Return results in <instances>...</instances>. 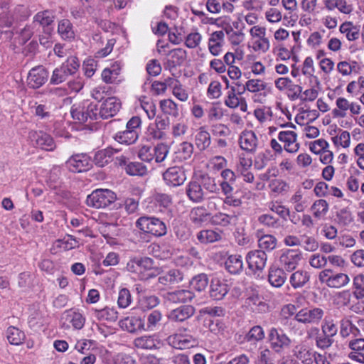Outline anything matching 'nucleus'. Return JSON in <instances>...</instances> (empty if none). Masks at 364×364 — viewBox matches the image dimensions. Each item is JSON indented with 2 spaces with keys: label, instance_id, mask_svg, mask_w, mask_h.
<instances>
[{
  "label": "nucleus",
  "instance_id": "nucleus-16",
  "mask_svg": "<svg viewBox=\"0 0 364 364\" xmlns=\"http://www.w3.org/2000/svg\"><path fill=\"white\" fill-rule=\"evenodd\" d=\"M294 355L303 364H313L317 359V353L312 348L304 343L296 346L294 348Z\"/></svg>",
  "mask_w": 364,
  "mask_h": 364
},
{
  "label": "nucleus",
  "instance_id": "nucleus-8",
  "mask_svg": "<svg viewBox=\"0 0 364 364\" xmlns=\"http://www.w3.org/2000/svg\"><path fill=\"white\" fill-rule=\"evenodd\" d=\"M267 260L266 252L255 250L250 251L246 255V261L249 269L253 272H261L264 268Z\"/></svg>",
  "mask_w": 364,
  "mask_h": 364
},
{
  "label": "nucleus",
  "instance_id": "nucleus-29",
  "mask_svg": "<svg viewBox=\"0 0 364 364\" xmlns=\"http://www.w3.org/2000/svg\"><path fill=\"white\" fill-rule=\"evenodd\" d=\"M256 237L258 246L260 248L259 250H262L264 252H271L276 248L277 240L274 235L269 234L263 235L262 230H257Z\"/></svg>",
  "mask_w": 364,
  "mask_h": 364
},
{
  "label": "nucleus",
  "instance_id": "nucleus-36",
  "mask_svg": "<svg viewBox=\"0 0 364 364\" xmlns=\"http://www.w3.org/2000/svg\"><path fill=\"white\" fill-rule=\"evenodd\" d=\"M195 144L200 151L206 150L211 144L210 133L205 127H200L195 136Z\"/></svg>",
  "mask_w": 364,
  "mask_h": 364
},
{
  "label": "nucleus",
  "instance_id": "nucleus-57",
  "mask_svg": "<svg viewBox=\"0 0 364 364\" xmlns=\"http://www.w3.org/2000/svg\"><path fill=\"white\" fill-rule=\"evenodd\" d=\"M190 284L193 289L200 292L206 289L208 284V279L206 274H200L195 276Z\"/></svg>",
  "mask_w": 364,
  "mask_h": 364
},
{
  "label": "nucleus",
  "instance_id": "nucleus-62",
  "mask_svg": "<svg viewBox=\"0 0 364 364\" xmlns=\"http://www.w3.org/2000/svg\"><path fill=\"white\" fill-rule=\"evenodd\" d=\"M309 262L313 268L322 269L327 264L326 256L320 253L313 254L310 256Z\"/></svg>",
  "mask_w": 364,
  "mask_h": 364
},
{
  "label": "nucleus",
  "instance_id": "nucleus-32",
  "mask_svg": "<svg viewBox=\"0 0 364 364\" xmlns=\"http://www.w3.org/2000/svg\"><path fill=\"white\" fill-rule=\"evenodd\" d=\"M62 320H63V325L69 326V323L76 329H81L85 324V318L82 315L77 311L72 310L66 311L62 316Z\"/></svg>",
  "mask_w": 364,
  "mask_h": 364
},
{
  "label": "nucleus",
  "instance_id": "nucleus-55",
  "mask_svg": "<svg viewBox=\"0 0 364 364\" xmlns=\"http://www.w3.org/2000/svg\"><path fill=\"white\" fill-rule=\"evenodd\" d=\"M353 296L358 299L364 298V275L358 274L353 278Z\"/></svg>",
  "mask_w": 364,
  "mask_h": 364
},
{
  "label": "nucleus",
  "instance_id": "nucleus-24",
  "mask_svg": "<svg viewBox=\"0 0 364 364\" xmlns=\"http://www.w3.org/2000/svg\"><path fill=\"white\" fill-rule=\"evenodd\" d=\"M229 291L226 282L217 278L213 279L210 284V296L214 300H222Z\"/></svg>",
  "mask_w": 364,
  "mask_h": 364
},
{
  "label": "nucleus",
  "instance_id": "nucleus-2",
  "mask_svg": "<svg viewBox=\"0 0 364 364\" xmlns=\"http://www.w3.org/2000/svg\"><path fill=\"white\" fill-rule=\"evenodd\" d=\"M80 68V62L77 57L70 56L65 62L56 68L50 77V83L58 85L65 82L68 77L76 73Z\"/></svg>",
  "mask_w": 364,
  "mask_h": 364
},
{
  "label": "nucleus",
  "instance_id": "nucleus-25",
  "mask_svg": "<svg viewBox=\"0 0 364 364\" xmlns=\"http://www.w3.org/2000/svg\"><path fill=\"white\" fill-rule=\"evenodd\" d=\"M194 297V294L189 290L180 289L168 292L164 295V303H186L190 301Z\"/></svg>",
  "mask_w": 364,
  "mask_h": 364
},
{
  "label": "nucleus",
  "instance_id": "nucleus-6",
  "mask_svg": "<svg viewBox=\"0 0 364 364\" xmlns=\"http://www.w3.org/2000/svg\"><path fill=\"white\" fill-rule=\"evenodd\" d=\"M323 314L324 311L321 308H303L298 311L294 316V319L304 324H315L320 322Z\"/></svg>",
  "mask_w": 364,
  "mask_h": 364
},
{
  "label": "nucleus",
  "instance_id": "nucleus-48",
  "mask_svg": "<svg viewBox=\"0 0 364 364\" xmlns=\"http://www.w3.org/2000/svg\"><path fill=\"white\" fill-rule=\"evenodd\" d=\"M339 31L341 33L345 34L346 38L350 41H355L359 38L358 29L350 21L343 23L340 26Z\"/></svg>",
  "mask_w": 364,
  "mask_h": 364
},
{
  "label": "nucleus",
  "instance_id": "nucleus-58",
  "mask_svg": "<svg viewBox=\"0 0 364 364\" xmlns=\"http://www.w3.org/2000/svg\"><path fill=\"white\" fill-rule=\"evenodd\" d=\"M125 171L131 176H143L146 173V167L141 162H130L126 166Z\"/></svg>",
  "mask_w": 364,
  "mask_h": 364
},
{
  "label": "nucleus",
  "instance_id": "nucleus-5",
  "mask_svg": "<svg viewBox=\"0 0 364 364\" xmlns=\"http://www.w3.org/2000/svg\"><path fill=\"white\" fill-rule=\"evenodd\" d=\"M268 339L271 348L276 353H282L291 345V339L282 329L272 327L269 329Z\"/></svg>",
  "mask_w": 364,
  "mask_h": 364
},
{
  "label": "nucleus",
  "instance_id": "nucleus-14",
  "mask_svg": "<svg viewBox=\"0 0 364 364\" xmlns=\"http://www.w3.org/2000/svg\"><path fill=\"white\" fill-rule=\"evenodd\" d=\"M278 139L284 144V149L287 152L294 154L299 151L300 145L297 142V134L294 132H280Z\"/></svg>",
  "mask_w": 364,
  "mask_h": 364
},
{
  "label": "nucleus",
  "instance_id": "nucleus-39",
  "mask_svg": "<svg viewBox=\"0 0 364 364\" xmlns=\"http://www.w3.org/2000/svg\"><path fill=\"white\" fill-rule=\"evenodd\" d=\"M245 303L254 312L264 313L268 310V305L257 294L248 296Z\"/></svg>",
  "mask_w": 364,
  "mask_h": 364
},
{
  "label": "nucleus",
  "instance_id": "nucleus-38",
  "mask_svg": "<svg viewBox=\"0 0 364 364\" xmlns=\"http://www.w3.org/2000/svg\"><path fill=\"white\" fill-rule=\"evenodd\" d=\"M197 239L201 243H212L222 239V231L216 230H203L197 235Z\"/></svg>",
  "mask_w": 364,
  "mask_h": 364
},
{
  "label": "nucleus",
  "instance_id": "nucleus-30",
  "mask_svg": "<svg viewBox=\"0 0 364 364\" xmlns=\"http://www.w3.org/2000/svg\"><path fill=\"white\" fill-rule=\"evenodd\" d=\"M186 191L189 200L193 203H200L204 199L205 191L199 181H190L186 186Z\"/></svg>",
  "mask_w": 364,
  "mask_h": 364
},
{
  "label": "nucleus",
  "instance_id": "nucleus-10",
  "mask_svg": "<svg viewBox=\"0 0 364 364\" xmlns=\"http://www.w3.org/2000/svg\"><path fill=\"white\" fill-rule=\"evenodd\" d=\"M48 78V72L42 65L33 68L28 73L27 77L28 85L33 89L41 87Z\"/></svg>",
  "mask_w": 364,
  "mask_h": 364
},
{
  "label": "nucleus",
  "instance_id": "nucleus-1",
  "mask_svg": "<svg viewBox=\"0 0 364 364\" xmlns=\"http://www.w3.org/2000/svg\"><path fill=\"white\" fill-rule=\"evenodd\" d=\"M121 107L120 100L116 97H108L101 105L98 112L97 104L84 102L82 104L74 105L71 109V115L75 120L80 123L97 120L100 118L107 119L117 114Z\"/></svg>",
  "mask_w": 364,
  "mask_h": 364
},
{
  "label": "nucleus",
  "instance_id": "nucleus-64",
  "mask_svg": "<svg viewBox=\"0 0 364 364\" xmlns=\"http://www.w3.org/2000/svg\"><path fill=\"white\" fill-rule=\"evenodd\" d=\"M202 40V36L198 32H192L187 35L185 40V45L188 48H196Z\"/></svg>",
  "mask_w": 364,
  "mask_h": 364
},
{
  "label": "nucleus",
  "instance_id": "nucleus-49",
  "mask_svg": "<svg viewBox=\"0 0 364 364\" xmlns=\"http://www.w3.org/2000/svg\"><path fill=\"white\" fill-rule=\"evenodd\" d=\"M199 183L201 184L203 189H205L209 193H216L220 190L215 178L208 174L201 175L199 178Z\"/></svg>",
  "mask_w": 364,
  "mask_h": 364
},
{
  "label": "nucleus",
  "instance_id": "nucleus-59",
  "mask_svg": "<svg viewBox=\"0 0 364 364\" xmlns=\"http://www.w3.org/2000/svg\"><path fill=\"white\" fill-rule=\"evenodd\" d=\"M232 216L218 212L213 215H210V221L212 224L220 226H228L230 224Z\"/></svg>",
  "mask_w": 364,
  "mask_h": 364
},
{
  "label": "nucleus",
  "instance_id": "nucleus-34",
  "mask_svg": "<svg viewBox=\"0 0 364 364\" xmlns=\"http://www.w3.org/2000/svg\"><path fill=\"white\" fill-rule=\"evenodd\" d=\"M93 316L99 321H106L108 322H115L118 318V312L112 307L106 306L102 309H92Z\"/></svg>",
  "mask_w": 364,
  "mask_h": 364
},
{
  "label": "nucleus",
  "instance_id": "nucleus-44",
  "mask_svg": "<svg viewBox=\"0 0 364 364\" xmlns=\"http://www.w3.org/2000/svg\"><path fill=\"white\" fill-rule=\"evenodd\" d=\"M329 205L326 200H316L311 205V210L313 215L317 219H321L325 217L328 211Z\"/></svg>",
  "mask_w": 364,
  "mask_h": 364
},
{
  "label": "nucleus",
  "instance_id": "nucleus-15",
  "mask_svg": "<svg viewBox=\"0 0 364 364\" xmlns=\"http://www.w3.org/2000/svg\"><path fill=\"white\" fill-rule=\"evenodd\" d=\"M168 341L171 346L180 350L188 349L197 345V341L193 336L181 333L170 336Z\"/></svg>",
  "mask_w": 364,
  "mask_h": 364
},
{
  "label": "nucleus",
  "instance_id": "nucleus-54",
  "mask_svg": "<svg viewBox=\"0 0 364 364\" xmlns=\"http://www.w3.org/2000/svg\"><path fill=\"white\" fill-rule=\"evenodd\" d=\"M290 202L294 204V210L298 212H303L307 207L306 201L304 199V192L299 189L291 197Z\"/></svg>",
  "mask_w": 364,
  "mask_h": 364
},
{
  "label": "nucleus",
  "instance_id": "nucleus-46",
  "mask_svg": "<svg viewBox=\"0 0 364 364\" xmlns=\"http://www.w3.org/2000/svg\"><path fill=\"white\" fill-rule=\"evenodd\" d=\"M138 132L134 130H124L118 132L114 139L120 144H132L138 139Z\"/></svg>",
  "mask_w": 364,
  "mask_h": 364
},
{
  "label": "nucleus",
  "instance_id": "nucleus-22",
  "mask_svg": "<svg viewBox=\"0 0 364 364\" xmlns=\"http://www.w3.org/2000/svg\"><path fill=\"white\" fill-rule=\"evenodd\" d=\"M211 213L204 206H197L191 209L190 220L196 226L202 227L210 221Z\"/></svg>",
  "mask_w": 364,
  "mask_h": 364
},
{
  "label": "nucleus",
  "instance_id": "nucleus-7",
  "mask_svg": "<svg viewBox=\"0 0 364 364\" xmlns=\"http://www.w3.org/2000/svg\"><path fill=\"white\" fill-rule=\"evenodd\" d=\"M302 259V253L298 249H287L279 257L282 268L288 272L294 270Z\"/></svg>",
  "mask_w": 364,
  "mask_h": 364
},
{
  "label": "nucleus",
  "instance_id": "nucleus-31",
  "mask_svg": "<svg viewBox=\"0 0 364 364\" xmlns=\"http://www.w3.org/2000/svg\"><path fill=\"white\" fill-rule=\"evenodd\" d=\"M195 309L191 305H184L173 309L168 315L173 321H183L194 314Z\"/></svg>",
  "mask_w": 364,
  "mask_h": 364
},
{
  "label": "nucleus",
  "instance_id": "nucleus-60",
  "mask_svg": "<svg viewBox=\"0 0 364 364\" xmlns=\"http://www.w3.org/2000/svg\"><path fill=\"white\" fill-rule=\"evenodd\" d=\"M145 137L147 141H149L154 144L155 141L156 144L159 143L158 141L159 139V127L156 121L149 125Z\"/></svg>",
  "mask_w": 364,
  "mask_h": 364
},
{
  "label": "nucleus",
  "instance_id": "nucleus-42",
  "mask_svg": "<svg viewBox=\"0 0 364 364\" xmlns=\"http://www.w3.org/2000/svg\"><path fill=\"white\" fill-rule=\"evenodd\" d=\"M120 326L130 333H134L143 326L141 319L136 316L127 317L120 321Z\"/></svg>",
  "mask_w": 364,
  "mask_h": 364
},
{
  "label": "nucleus",
  "instance_id": "nucleus-33",
  "mask_svg": "<svg viewBox=\"0 0 364 364\" xmlns=\"http://www.w3.org/2000/svg\"><path fill=\"white\" fill-rule=\"evenodd\" d=\"M287 279V274L284 269L279 267H270L268 274L269 284L276 288L281 287Z\"/></svg>",
  "mask_w": 364,
  "mask_h": 364
},
{
  "label": "nucleus",
  "instance_id": "nucleus-37",
  "mask_svg": "<svg viewBox=\"0 0 364 364\" xmlns=\"http://www.w3.org/2000/svg\"><path fill=\"white\" fill-rule=\"evenodd\" d=\"M226 269L231 274H239L243 269L242 257L237 255H232L228 257L225 262Z\"/></svg>",
  "mask_w": 364,
  "mask_h": 364
},
{
  "label": "nucleus",
  "instance_id": "nucleus-40",
  "mask_svg": "<svg viewBox=\"0 0 364 364\" xmlns=\"http://www.w3.org/2000/svg\"><path fill=\"white\" fill-rule=\"evenodd\" d=\"M58 33L64 40H71L75 38L73 24L68 19H63L59 21Z\"/></svg>",
  "mask_w": 364,
  "mask_h": 364
},
{
  "label": "nucleus",
  "instance_id": "nucleus-56",
  "mask_svg": "<svg viewBox=\"0 0 364 364\" xmlns=\"http://www.w3.org/2000/svg\"><path fill=\"white\" fill-rule=\"evenodd\" d=\"M322 333L333 338L338 332L337 323L332 318H326L321 325Z\"/></svg>",
  "mask_w": 364,
  "mask_h": 364
},
{
  "label": "nucleus",
  "instance_id": "nucleus-41",
  "mask_svg": "<svg viewBox=\"0 0 364 364\" xmlns=\"http://www.w3.org/2000/svg\"><path fill=\"white\" fill-rule=\"evenodd\" d=\"M159 148V143L154 144L153 149L144 146L139 151V157L144 161L151 162V161H155L157 163L159 161V157L156 153Z\"/></svg>",
  "mask_w": 364,
  "mask_h": 364
},
{
  "label": "nucleus",
  "instance_id": "nucleus-47",
  "mask_svg": "<svg viewBox=\"0 0 364 364\" xmlns=\"http://www.w3.org/2000/svg\"><path fill=\"white\" fill-rule=\"evenodd\" d=\"M6 337L11 344L18 346L24 341L25 334L18 328L10 326L6 331Z\"/></svg>",
  "mask_w": 364,
  "mask_h": 364
},
{
  "label": "nucleus",
  "instance_id": "nucleus-43",
  "mask_svg": "<svg viewBox=\"0 0 364 364\" xmlns=\"http://www.w3.org/2000/svg\"><path fill=\"white\" fill-rule=\"evenodd\" d=\"M170 24H171V22L168 23L164 20H161V38L165 39L166 37H167L166 39L171 43L178 44L181 41V38L176 32L171 31L169 28Z\"/></svg>",
  "mask_w": 364,
  "mask_h": 364
},
{
  "label": "nucleus",
  "instance_id": "nucleus-53",
  "mask_svg": "<svg viewBox=\"0 0 364 364\" xmlns=\"http://www.w3.org/2000/svg\"><path fill=\"white\" fill-rule=\"evenodd\" d=\"M336 108L333 109L332 114L334 117L343 118L346 116V111L348 110L350 102L345 97H340L336 101Z\"/></svg>",
  "mask_w": 364,
  "mask_h": 364
},
{
  "label": "nucleus",
  "instance_id": "nucleus-17",
  "mask_svg": "<svg viewBox=\"0 0 364 364\" xmlns=\"http://www.w3.org/2000/svg\"><path fill=\"white\" fill-rule=\"evenodd\" d=\"M161 109L163 114L165 115L164 118L161 115V129H166L170 124L169 117L166 115H169L171 117H176L178 114V111L176 104L171 100H164L161 101Z\"/></svg>",
  "mask_w": 364,
  "mask_h": 364
},
{
  "label": "nucleus",
  "instance_id": "nucleus-63",
  "mask_svg": "<svg viewBox=\"0 0 364 364\" xmlns=\"http://www.w3.org/2000/svg\"><path fill=\"white\" fill-rule=\"evenodd\" d=\"M258 222L264 226L270 228H277L279 227V219L269 214L259 215L258 217Z\"/></svg>",
  "mask_w": 364,
  "mask_h": 364
},
{
  "label": "nucleus",
  "instance_id": "nucleus-27",
  "mask_svg": "<svg viewBox=\"0 0 364 364\" xmlns=\"http://www.w3.org/2000/svg\"><path fill=\"white\" fill-rule=\"evenodd\" d=\"M264 338V331L260 326H255L245 336H240L238 342L241 344L250 343L256 345Z\"/></svg>",
  "mask_w": 364,
  "mask_h": 364
},
{
  "label": "nucleus",
  "instance_id": "nucleus-12",
  "mask_svg": "<svg viewBox=\"0 0 364 364\" xmlns=\"http://www.w3.org/2000/svg\"><path fill=\"white\" fill-rule=\"evenodd\" d=\"M240 147L250 154H255L259 146V140L256 134L252 130H245L239 137Z\"/></svg>",
  "mask_w": 364,
  "mask_h": 364
},
{
  "label": "nucleus",
  "instance_id": "nucleus-13",
  "mask_svg": "<svg viewBox=\"0 0 364 364\" xmlns=\"http://www.w3.org/2000/svg\"><path fill=\"white\" fill-rule=\"evenodd\" d=\"M241 94H238V90L233 86L230 87V90L227 92V95L224 100V104L229 108L240 109L245 112L247 111V105L244 97H239Z\"/></svg>",
  "mask_w": 364,
  "mask_h": 364
},
{
  "label": "nucleus",
  "instance_id": "nucleus-50",
  "mask_svg": "<svg viewBox=\"0 0 364 364\" xmlns=\"http://www.w3.org/2000/svg\"><path fill=\"white\" fill-rule=\"evenodd\" d=\"M136 345L146 349L156 348L159 344V336L157 335L143 336L135 341Z\"/></svg>",
  "mask_w": 364,
  "mask_h": 364
},
{
  "label": "nucleus",
  "instance_id": "nucleus-19",
  "mask_svg": "<svg viewBox=\"0 0 364 364\" xmlns=\"http://www.w3.org/2000/svg\"><path fill=\"white\" fill-rule=\"evenodd\" d=\"M159 220L156 218L141 217L136 221V226L146 233L157 237L159 230Z\"/></svg>",
  "mask_w": 364,
  "mask_h": 364
},
{
  "label": "nucleus",
  "instance_id": "nucleus-26",
  "mask_svg": "<svg viewBox=\"0 0 364 364\" xmlns=\"http://www.w3.org/2000/svg\"><path fill=\"white\" fill-rule=\"evenodd\" d=\"M120 71V64L115 62L109 68L103 70L102 79L107 84H119L122 81Z\"/></svg>",
  "mask_w": 364,
  "mask_h": 364
},
{
  "label": "nucleus",
  "instance_id": "nucleus-61",
  "mask_svg": "<svg viewBox=\"0 0 364 364\" xmlns=\"http://www.w3.org/2000/svg\"><path fill=\"white\" fill-rule=\"evenodd\" d=\"M132 302V296L129 290L123 288L119 290L117 298V305L119 308L125 309L130 305Z\"/></svg>",
  "mask_w": 364,
  "mask_h": 364
},
{
  "label": "nucleus",
  "instance_id": "nucleus-51",
  "mask_svg": "<svg viewBox=\"0 0 364 364\" xmlns=\"http://www.w3.org/2000/svg\"><path fill=\"white\" fill-rule=\"evenodd\" d=\"M112 155L113 151L112 149L100 150L95 154L94 162L97 166L103 167L111 161Z\"/></svg>",
  "mask_w": 364,
  "mask_h": 364
},
{
  "label": "nucleus",
  "instance_id": "nucleus-4",
  "mask_svg": "<svg viewBox=\"0 0 364 364\" xmlns=\"http://www.w3.org/2000/svg\"><path fill=\"white\" fill-rule=\"evenodd\" d=\"M116 194L108 189H97L90 194L86 199L88 206L95 208H104L114 203Z\"/></svg>",
  "mask_w": 364,
  "mask_h": 364
},
{
  "label": "nucleus",
  "instance_id": "nucleus-35",
  "mask_svg": "<svg viewBox=\"0 0 364 364\" xmlns=\"http://www.w3.org/2000/svg\"><path fill=\"white\" fill-rule=\"evenodd\" d=\"M310 279V274L306 270L299 269L293 272L289 277V283L294 289L304 287Z\"/></svg>",
  "mask_w": 364,
  "mask_h": 364
},
{
  "label": "nucleus",
  "instance_id": "nucleus-20",
  "mask_svg": "<svg viewBox=\"0 0 364 364\" xmlns=\"http://www.w3.org/2000/svg\"><path fill=\"white\" fill-rule=\"evenodd\" d=\"M55 16L53 13L49 10L38 12L33 17V25L38 23L43 28L44 33L50 35L53 28L51 25L53 23Z\"/></svg>",
  "mask_w": 364,
  "mask_h": 364
},
{
  "label": "nucleus",
  "instance_id": "nucleus-52",
  "mask_svg": "<svg viewBox=\"0 0 364 364\" xmlns=\"http://www.w3.org/2000/svg\"><path fill=\"white\" fill-rule=\"evenodd\" d=\"M182 274L178 270H170L167 272H161V284L164 285L178 283L182 280Z\"/></svg>",
  "mask_w": 364,
  "mask_h": 364
},
{
  "label": "nucleus",
  "instance_id": "nucleus-45",
  "mask_svg": "<svg viewBox=\"0 0 364 364\" xmlns=\"http://www.w3.org/2000/svg\"><path fill=\"white\" fill-rule=\"evenodd\" d=\"M267 87V84L259 79H251L245 82L241 91L238 90V94H242L245 90L250 92H259L264 90Z\"/></svg>",
  "mask_w": 364,
  "mask_h": 364
},
{
  "label": "nucleus",
  "instance_id": "nucleus-3",
  "mask_svg": "<svg viewBox=\"0 0 364 364\" xmlns=\"http://www.w3.org/2000/svg\"><path fill=\"white\" fill-rule=\"evenodd\" d=\"M318 280L330 288L339 289L350 282L349 276L343 272H335L331 269H325L319 272Z\"/></svg>",
  "mask_w": 364,
  "mask_h": 364
},
{
  "label": "nucleus",
  "instance_id": "nucleus-18",
  "mask_svg": "<svg viewBox=\"0 0 364 364\" xmlns=\"http://www.w3.org/2000/svg\"><path fill=\"white\" fill-rule=\"evenodd\" d=\"M163 178L166 185L178 186L183 183L186 180V176L180 167L173 166L168 168L163 173Z\"/></svg>",
  "mask_w": 364,
  "mask_h": 364
},
{
  "label": "nucleus",
  "instance_id": "nucleus-23",
  "mask_svg": "<svg viewBox=\"0 0 364 364\" xmlns=\"http://www.w3.org/2000/svg\"><path fill=\"white\" fill-rule=\"evenodd\" d=\"M146 71L149 75L145 85H151V91L153 95H159V82L157 80H153L151 77H156L159 74V65L157 64V60H151L146 65Z\"/></svg>",
  "mask_w": 364,
  "mask_h": 364
},
{
  "label": "nucleus",
  "instance_id": "nucleus-9",
  "mask_svg": "<svg viewBox=\"0 0 364 364\" xmlns=\"http://www.w3.org/2000/svg\"><path fill=\"white\" fill-rule=\"evenodd\" d=\"M66 166L70 171L80 173L89 170L92 163L87 154H81L72 156L66 161Z\"/></svg>",
  "mask_w": 364,
  "mask_h": 364
},
{
  "label": "nucleus",
  "instance_id": "nucleus-28",
  "mask_svg": "<svg viewBox=\"0 0 364 364\" xmlns=\"http://www.w3.org/2000/svg\"><path fill=\"white\" fill-rule=\"evenodd\" d=\"M187 57V53L182 48H175L171 50L167 55L166 68L171 69L183 64Z\"/></svg>",
  "mask_w": 364,
  "mask_h": 364
},
{
  "label": "nucleus",
  "instance_id": "nucleus-21",
  "mask_svg": "<svg viewBox=\"0 0 364 364\" xmlns=\"http://www.w3.org/2000/svg\"><path fill=\"white\" fill-rule=\"evenodd\" d=\"M225 43V34L223 31L213 32L208 39V47L209 52L214 56H218L222 52Z\"/></svg>",
  "mask_w": 364,
  "mask_h": 364
},
{
  "label": "nucleus",
  "instance_id": "nucleus-11",
  "mask_svg": "<svg viewBox=\"0 0 364 364\" xmlns=\"http://www.w3.org/2000/svg\"><path fill=\"white\" fill-rule=\"evenodd\" d=\"M28 136L32 141L35 142L37 146L43 150L52 151L56 147L52 136L44 132L31 131Z\"/></svg>",
  "mask_w": 364,
  "mask_h": 364
}]
</instances>
